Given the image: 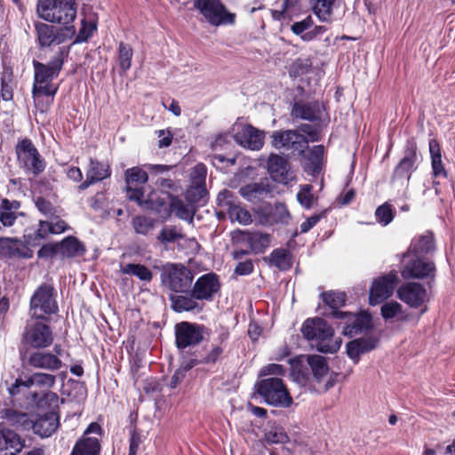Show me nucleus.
Listing matches in <instances>:
<instances>
[{"label": "nucleus", "instance_id": "45", "mask_svg": "<svg viewBox=\"0 0 455 455\" xmlns=\"http://www.w3.org/2000/svg\"><path fill=\"white\" fill-rule=\"evenodd\" d=\"M20 241L17 238L0 237V255L12 257L19 253Z\"/></svg>", "mask_w": 455, "mask_h": 455}, {"label": "nucleus", "instance_id": "35", "mask_svg": "<svg viewBox=\"0 0 455 455\" xmlns=\"http://www.w3.org/2000/svg\"><path fill=\"white\" fill-rule=\"evenodd\" d=\"M232 241L235 247L233 252L235 259H238L240 256L248 254L251 249V233L244 231H233Z\"/></svg>", "mask_w": 455, "mask_h": 455}, {"label": "nucleus", "instance_id": "28", "mask_svg": "<svg viewBox=\"0 0 455 455\" xmlns=\"http://www.w3.org/2000/svg\"><path fill=\"white\" fill-rule=\"evenodd\" d=\"M1 419L4 421L1 423V427H12L17 430H28L31 428L32 420L25 412L18 411L12 409H5L0 412Z\"/></svg>", "mask_w": 455, "mask_h": 455}, {"label": "nucleus", "instance_id": "23", "mask_svg": "<svg viewBox=\"0 0 455 455\" xmlns=\"http://www.w3.org/2000/svg\"><path fill=\"white\" fill-rule=\"evenodd\" d=\"M206 173V167L203 164H198L193 168L191 172V187L187 192V198L190 202H199L205 196Z\"/></svg>", "mask_w": 455, "mask_h": 455}, {"label": "nucleus", "instance_id": "6", "mask_svg": "<svg viewBox=\"0 0 455 455\" xmlns=\"http://www.w3.org/2000/svg\"><path fill=\"white\" fill-rule=\"evenodd\" d=\"M163 284L175 292H186L189 290L192 281V272L182 265L167 264L161 275Z\"/></svg>", "mask_w": 455, "mask_h": 455}, {"label": "nucleus", "instance_id": "7", "mask_svg": "<svg viewBox=\"0 0 455 455\" xmlns=\"http://www.w3.org/2000/svg\"><path fill=\"white\" fill-rule=\"evenodd\" d=\"M53 289L47 284L39 286L30 299L29 314L36 319H45L47 315L54 314L58 306L53 298Z\"/></svg>", "mask_w": 455, "mask_h": 455}, {"label": "nucleus", "instance_id": "55", "mask_svg": "<svg viewBox=\"0 0 455 455\" xmlns=\"http://www.w3.org/2000/svg\"><path fill=\"white\" fill-rule=\"evenodd\" d=\"M325 304L332 308L339 307L345 303L346 295L343 292L329 291L322 294Z\"/></svg>", "mask_w": 455, "mask_h": 455}, {"label": "nucleus", "instance_id": "40", "mask_svg": "<svg viewBox=\"0 0 455 455\" xmlns=\"http://www.w3.org/2000/svg\"><path fill=\"white\" fill-rule=\"evenodd\" d=\"M111 172L108 164L92 159L90 167L86 172V178L98 182L108 178Z\"/></svg>", "mask_w": 455, "mask_h": 455}, {"label": "nucleus", "instance_id": "50", "mask_svg": "<svg viewBox=\"0 0 455 455\" xmlns=\"http://www.w3.org/2000/svg\"><path fill=\"white\" fill-rule=\"evenodd\" d=\"M229 220L246 225L251 222V216L247 210L229 204Z\"/></svg>", "mask_w": 455, "mask_h": 455}, {"label": "nucleus", "instance_id": "47", "mask_svg": "<svg viewBox=\"0 0 455 455\" xmlns=\"http://www.w3.org/2000/svg\"><path fill=\"white\" fill-rule=\"evenodd\" d=\"M156 221L151 218L137 216L132 219V225L137 234L147 235L155 228Z\"/></svg>", "mask_w": 455, "mask_h": 455}, {"label": "nucleus", "instance_id": "32", "mask_svg": "<svg viewBox=\"0 0 455 455\" xmlns=\"http://www.w3.org/2000/svg\"><path fill=\"white\" fill-rule=\"evenodd\" d=\"M416 161V152L412 148L410 150L404 157L400 161L399 164L396 166L392 182L394 184H404L408 183L411 173L413 169V165Z\"/></svg>", "mask_w": 455, "mask_h": 455}, {"label": "nucleus", "instance_id": "49", "mask_svg": "<svg viewBox=\"0 0 455 455\" xmlns=\"http://www.w3.org/2000/svg\"><path fill=\"white\" fill-rule=\"evenodd\" d=\"M133 55L132 48L124 43H120L118 48V60L120 68L125 72L130 69L132 66V58Z\"/></svg>", "mask_w": 455, "mask_h": 455}, {"label": "nucleus", "instance_id": "12", "mask_svg": "<svg viewBox=\"0 0 455 455\" xmlns=\"http://www.w3.org/2000/svg\"><path fill=\"white\" fill-rule=\"evenodd\" d=\"M399 282L395 271L382 275L372 282L370 289L369 302L371 306L380 304L388 299L394 292L395 287Z\"/></svg>", "mask_w": 455, "mask_h": 455}, {"label": "nucleus", "instance_id": "8", "mask_svg": "<svg viewBox=\"0 0 455 455\" xmlns=\"http://www.w3.org/2000/svg\"><path fill=\"white\" fill-rule=\"evenodd\" d=\"M19 164L35 176L45 169V162L30 140L24 139L16 146Z\"/></svg>", "mask_w": 455, "mask_h": 455}, {"label": "nucleus", "instance_id": "51", "mask_svg": "<svg viewBox=\"0 0 455 455\" xmlns=\"http://www.w3.org/2000/svg\"><path fill=\"white\" fill-rule=\"evenodd\" d=\"M251 251L260 252L270 243L269 235L261 233H251Z\"/></svg>", "mask_w": 455, "mask_h": 455}, {"label": "nucleus", "instance_id": "36", "mask_svg": "<svg viewBox=\"0 0 455 455\" xmlns=\"http://www.w3.org/2000/svg\"><path fill=\"white\" fill-rule=\"evenodd\" d=\"M324 156V147L317 145L313 147L308 154L304 156L307 159L306 168L311 173L318 172L321 170L323 164V159Z\"/></svg>", "mask_w": 455, "mask_h": 455}, {"label": "nucleus", "instance_id": "44", "mask_svg": "<svg viewBox=\"0 0 455 455\" xmlns=\"http://www.w3.org/2000/svg\"><path fill=\"white\" fill-rule=\"evenodd\" d=\"M313 4L315 14L322 20L326 21L331 15V9L336 0H310Z\"/></svg>", "mask_w": 455, "mask_h": 455}, {"label": "nucleus", "instance_id": "37", "mask_svg": "<svg viewBox=\"0 0 455 455\" xmlns=\"http://www.w3.org/2000/svg\"><path fill=\"white\" fill-rule=\"evenodd\" d=\"M120 271L122 274L134 275L144 282H150L153 278L152 272L141 264L129 263L122 265Z\"/></svg>", "mask_w": 455, "mask_h": 455}, {"label": "nucleus", "instance_id": "56", "mask_svg": "<svg viewBox=\"0 0 455 455\" xmlns=\"http://www.w3.org/2000/svg\"><path fill=\"white\" fill-rule=\"evenodd\" d=\"M311 189V186L306 185L300 189L297 196L299 204L307 209L311 208L315 201Z\"/></svg>", "mask_w": 455, "mask_h": 455}, {"label": "nucleus", "instance_id": "43", "mask_svg": "<svg viewBox=\"0 0 455 455\" xmlns=\"http://www.w3.org/2000/svg\"><path fill=\"white\" fill-rule=\"evenodd\" d=\"M270 263L280 270H286L291 267V254L284 249H277L269 256Z\"/></svg>", "mask_w": 455, "mask_h": 455}, {"label": "nucleus", "instance_id": "57", "mask_svg": "<svg viewBox=\"0 0 455 455\" xmlns=\"http://www.w3.org/2000/svg\"><path fill=\"white\" fill-rule=\"evenodd\" d=\"M375 215L378 220L384 225H387L393 220L392 209L387 204H384L378 207Z\"/></svg>", "mask_w": 455, "mask_h": 455}, {"label": "nucleus", "instance_id": "4", "mask_svg": "<svg viewBox=\"0 0 455 455\" xmlns=\"http://www.w3.org/2000/svg\"><path fill=\"white\" fill-rule=\"evenodd\" d=\"M56 378L52 374L36 372L25 379H18L15 384L10 388L11 395H14L20 393V389L25 388L31 395L33 402L41 406V400L45 397L49 400L57 399L54 393L47 392L55 384Z\"/></svg>", "mask_w": 455, "mask_h": 455}, {"label": "nucleus", "instance_id": "61", "mask_svg": "<svg viewBox=\"0 0 455 455\" xmlns=\"http://www.w3.org/2000/svg\"><path fill=\"white\" fill-rule=\"evenodd\" d=\"M285 373V369L281 364L271 363L263 367L260 371L261 376L272 375L273 377L283 376Z\"/></svg>", "mask_w": 455, "mask_h": 455}, {"label": "nucleus", "instance_id": "17", "mask_svg": "<svg viewBox=\"0 0 455 455\" xmlns=\"http://www.w3.org/2000/svg\"><path fill=\"white\" fill-rule=\"evenodd\" d=\"M176 345L186 348L199 344L204 338V328L200 325L182 322L175 327Z\"/></svg>", "mask_w": 455, "mask_h": 455}, {"label": "nucleus", "instance_id": "60", "mask_svg": "<svg viewBox=\"0 0 455 455\" xmlns=\"http://www.w3.org/2000/svg\"><path fill=\"white\" fill-rule=\"evenodd\" d=\"M303 134L309 141H317L319 140L318 130L315 126L309 124H301L297 130Z\"/></svg>", "mask_w": 455, "mask_h": 455}, {"label": "nucleus", "instance_id": "21", "mask_svg": "<svg viewBox=\"0 0 455 455\" xmlns=\"http://www.w3.org/2000/svg\"><path fill=\"white\" fill-rule=\"evenodd\" d=\"M334 315L338 318L347 319L343 334L346 336H354L371 327V318L367 313L353 315L343 311H334Z\"/></svg>", "mask_w": 455, "mask_h": 455}, {"label": "nucleus", "instance_id": "64", "mask_svg": "<svg viewBox=\"0 0 455 455\" xmlns=\"http://www.w3.org/2000/svg\"><path fill=\"white\" fill-rule=\"evenodd\" d=\"M141 443V438L139 434L132 432L130 438L129 455H136Z\"/></svg>", "mask_w": 455, "mask_h": 455}, {"label": "nucleus", "instance_id": "30", "mask_svg": "<svg viewBox=\"0 0 455 455\" xmlns=\"http://www.w3.org/2000/svg\"><path fill=\"white\" fill-rule=\"evenodd\" d=\"M20 203L17 200H0V230L13 226L20 215Z\"/></svg>", "mask_w": 455, "mask_h": 455}, {"label": "nucleus", "instance_id": "19", "mask_svg": "<svg viewBox=\"0 0 455 455\" xmlns=\"http://www.w3.org/2000/svg\"><path fill=\"white\" fill-rule=\"evenodd\" d=\"M101 427L98 423H92L84 431V436L75 445L71 455H99L100 445L97 437L88 436L90 434L100 435Z\"/></svg>", "mask_w": 455, "mask_h": 455}, {"label": "nucleus", "instance_id": "9", "mask_svg": "<svg viewBox=\"0 0 455 455\" xmlns=\"http://www.w3.org/2000/svg\"><path fill=\"white\" fill-rule=\"evenodd\" d=\"M270 139L275 148L297 152L299 156H305L308 145V140L297 130L275 131Z\"/></svg>", "mask_w": 455, "mask_h": 455}, {"label": "nucleus", "instance_id": "38", "mask_svg": "<svg viewBox=\"0 0 455 455\" xmlns=\"http://www.w3.org/2000/svg\"><path fill=\"white\" fill-rule=\"evenodd\" d=\"M170 209L180 219L192 221L194 215V207L192 204H185L180 198L172 197Z\"/></svg>", "mask_w": 455, "mask_h": 455}, {"label": "nucleus", "instance_id": "11", "mask_svg": "<svg viewBox=\"0 0 455 455\" xmlns=\"http://www.w3.org/2000/svg\"><path fill=\"white\" fill-rule=\"evenodd\" d=\"M36 36L41 47H50L64 43L68 37V34H74V27L56 28L44 22H36L35 24Z\"/></svg>", "mask_w": 455, "mask_h": 455}, {"label": "nucleus", "instance_id": "10", "mask_svg": "<svg viewBox=\"0 0 455 455\" xmlns=\"http://www.w3.org/2000/svg\"><path fill=\"white\" fill-rule=\"evenodd\" d=\"M23 341L33 348H45L52 344L53 333L42 322H28L23 333Z\"/></svg>", "mask_w": 455, "mask_h": 455}, {"label": "nucleus", "instance_id": "63", "mask_svg": "<svg viewBox=\"0 0 455 455\" xmlns=\"http://www.w3.org/2000/svg\"><path fill=\"white\" fill-rule=\"evenodd\" d=\"M57 254H59V243L45 244L37 251L39 258H52Z\"/></svg>", "mask_w": 455, "mask_h": 455}, {"label": "nucleus", "instance_id": "29", "mask_svg": "<svg viewBox=\"0 0 455 455\" xmlns=\"http://www.w3.org/2000/svg\"><path fill=\"white\" fill-rule=\"evenodd\" d=\"M324 115V107L319 102L302 103L293 105L291 116L309 121L322 120Z\"/></svg>", "mask_w": 455, "mask_h": 455}, {"label": "nucleus", "instance_id": "14", "mask_svg": "<svg viewBox=\"0 0 455 455\" xmlns=\"http://www.w3.org/2000/svg\"><path fill=\"white\" fill-rule=\"evenodd\" d=\"M194 7L213 26H220L228 18L226 7L220 0H195Z\"/></svg>", "mask_w": 455, "mask_h": 455}, {"label": "nucleus", "instance_id": "34", "mask_svg": "<svg viewBox=\"0 0 455 455\" xmlns=\"http://www.w3.org/2000/svg\"><path fill=\"white\" fill-rule=\"evenodd\" d=\"M84 251V245L74 236H68L59 243V254L62 258L79 257Z\"/></svg>", "mask_w": 455, "mask_h": 455}, {"label": "nucleus", "instance_id": "58", "mask_svg": "<svg viewBox=\"0 0 455 455\" xmlns=\"http://www.w3.org/2000/svg\"><path fill=\"white\" fill-rule=\"evenodd\" d=\"M35 204L38 211L49 218L56 213V210L52 204L43 197H37Z\"/></svg>", "mask_w": 455, "mask_h": 455}, {"label": "nucleus", "instance_id": "13", "mask_svg": "<svg viewBox=\"0 0 455 455\" xmlns=\"http://www.w3.org/2000/svg\"><path fill=\"white\" fill-rule=\"evenodd\" d=\"M234 140L241 147L259 150L264 144V132L249 124H235L232 127Z\"/></svg>", "mask_w": 455, "mask_h": 455}, {"label": "nucleus", "instance_id": "33", "mask_svg": "<svg viewBox=\"0 0 455 455\" xmlns=\"http://www.w3.org/2000/svg\"><path fill=\"white\" fill-rule=\"evenodd\" d=\"M376 346V339H356L347 344V354L355 363H357L362 354L374 349Z\"/></svg>", "mask_w": 455, "mask_h": 455}, {"label": "nucleus", "instance_id": "5", "mask_svg": "<svg viewBox=\"0 0 455 455\" xmlns=\"http://www.w3.org/2000/svg\"><path fill=\"white\" fill-rule=\"evenodd\" d=\"M256 389L259 396L271 406L289 408L293 403L287 387L278 377L261 379L257 383Z\"/></svg>", "mask_w": 455, "mask_h": 455}, {"label": "nucleus", "instance_id": "54", "mask_svg": "<svg viewBox=\"0 0 455 455\" xmlns=\"http://www.w3.org/2000/svg\"><path fill=\"white\" fill-rule=\"evenodd\" d=\"M182 237V234L176 227H164L158 235V240L163 243H167L175 242Z\"/></svg>", "mask_w": 455, "mask_h": 455}, {"label": "nucleus", "instance_id": "20", "mask_svg": "<svg viewBox=\"0 0 455 455\" xmlns=\"http://www.w3.org/2000/svg\"><path fill=\"white\" fill-rule=\"evenodd\" d=\"M398 298L411 307H419L428 300L425 287L418 283H408L397 290Z\"/></svg>", "mask_w": 455, "mask_h": 455}, {"label": "nucleus", "instance_id": "25", "mask_svg": "<svg viewBox=\"0 0 455 455\" xmlns=\"http://www.w3.org/2000/svg\"><path fill=\"white\" fill-rule=\"evenodd\" d=\"M28 364L33 368L55 371L62 367L61 360L50 352L36 351L28 357Z\"/></svg>", "mask_w": 455, "mask_h": 455}, {"label": "nucleus", "instance_id": "41", "mask_svg": "<svg viewBox=\"0 0 455 455\" xmlns=\"http://www.w3.org/2000/svg\"><path fill=\"white\" fill-rule=\"evenodd\" d=\"M429 151L432 159L433 174L435 177H446V172L443 166L440 148L435 140L429 141Z\"/></svg>", "mask_w": 455, "mask_h": 455}, {"label": "nucleus", "instance_id": "59", "mask_svg": "<svg viewBox=\"0 0 455 455\" xmlns=\"http://www.w3.org/2000/svg\"><path fill=\"white\" fill-rule=\"evenodd\" d=\"M52 234H60L69 229L68 225L63 220L60 219L56 213L49 218Z\"/></svg>", "mask_w": 455, "mask_h": 455}, {"label": "nucleus", "instance_id": "42", "mask_svg": "<svg viewBox=\"0 0 455 455\" xmlns=\"http://www.w3.org/2000/svg\"><path fill=\"white\" fill-rule=\"evenodd\" d=\"M433 250L434 239L431 233L415 238L410 248V251L414 254L427 253Z\"/></svg>", "mask_w": 455, "mask_h": 455}, {"label": "nucleus", "instance_id": "27", "mask_svg": "<svg viewBox=\"0 0 455 455\" xmlns=\"http://www.w3.org/2000/svg\"><path fill=\"white\" fill-rule=\"evenodd\" d=\"M24 447V441L20 436L5 427L0 429V455H16Z\"/></svg>", "mask_w": 455, "mask_h": 455}, {"label": "nucleus", "instance_id": "53", "mask_svg": "<svg viewBox=\"0 0 455 455\" xmlns=\"http://www.w3.org/2000/svg\"><path fill=\"white\" fill-rule=\"evenodd\" d=\"M266 439L272 443H285L289 441V437L285 431L280 427H274L266 433Z\"/></svg>", "mask_w": 455, "mask_h": 455}, {"label": "nucleus", "instance_id": "3", "mask_svg": "<svg viewBox=\"0 0 455 455\" xmlns=\"http://www.w3.org/2000/svg\"><path fill=\"white\" fill-rule=\"evenodd\" d=\"M302 333L314 341V346L322 353L333 354L341 346V339L334 337V330L322 318L307 319L303 324Z\"/></svg>", "mask_w": 455, "mask_h": 455}, {"label": "nucleus", "instance_id": "1", "mask_svg": "<svg viewBox=\"0 0 455 455\" xmlns=\"http://www.w3.org/2000/svg\"><path fill=\"white\" fill-rule=\"evenodd\" d=\"M34 84L32 94L35 102L39 100L41 96L53 97L58 91L59 85L53 83L58 77L62 66L63 59L60 55L54 57L47 64L34 60Z\"/></svg>", "mask_w": 455, "mask_h": 455}, {"label": "nucleus", "instance_id": "52", "mask_svg": "<svg viewBox=\"0 0 455 455\" xmlns=\"http://www.w3.org/2000/svg\"><path fill=\"white\" fill-rule=\"evenodd\" d=\"M402 305L397 301L386 302L381 307V315L385 320L397 317L402 313Z\"/></svg>", "mask_w": 455, "mask_h": 455}, {"label": "nucleus", "instance_id": "24", "mask_svg": "<svg viewBox=\"0 0 455 455\" xmlns=\"http://www.w3.org/2000/svg\"><path fill=\"white\" fill-rule=\"evenodd\" d=\"M219 289L218 276L213 273H208L196 280L193 287V296L196 299H210Z\"/></svg>", "mask_w": 455, "mask_h": 455}, {"label": "nucleus", "instance_id": "31", "mask_svg": "<svg viewBox=\"0 0 455 455\" xmlns=\"http://www.w3.org/2000/svg\"><path fill=\"white\" fill-rule=\"evenodd\" d=\"M59 417L54 412L46 413L39 417L36 421L32 420L31 428L35 434L41 437L51 436L59 427Z\"/></svg>", "mask_w": 455, "mask_h": 455}, {"label": "nucleus", "instance_id": "16", "mask_svg": "<svg viewBox=\"0 0 455 455\" xmlns=\"http://www.w3.org/2000/svg\"><path fill=\"white\" fill-rule=\"evenodd\" d=\"M267 168L271 179L275 182L286 185L295 180L289 161L282 156L271 154L267 159Z\"/></svg>", "mask_w": 455, "mask_h": 455}, {"label": "nucleus", "instance_id": "15", "mask_svg": "<svg viewBox=\"0 0 455 455\" xmlns=\"http://www.w3.org/2000/svg\"><path fill=\"white\" fill-rule=\"evenodd\" d=\"M307 363L312 370L315 380L317 382V390L326 392L334 386L335 378L329 373L326 359L318 355H308Z\"/></svg>", "mask_w": 455, "mask_h": 455}, {"label": "nucleus", "instance_id": "2", "mask_svg": "<svg viewBox=\"0 0 455 455\" xmlns=\"http://www.w3.org/2000/svg\"><path fill=\"white\" fill-rule=\"evenodd\" d=\"M76 0H37L36 14L49 23L72 27L76 18Z\"/></svg>", "mask_w": 455, "mask_h": 455}, {"label": "nucleus", "instance_id": "39", "mask_svg": "<svg viewBox=\"0 0 455 455\" xmlns=\"http://www.w3.org/2000/svg\"><path fill=\"white\" fill-rule=\"evenodd\" d=\"M196 298L186 297L182 295H172L170 299L172 307L176 312L200 310L199 304L195 300Z\"/></svg>", "mask_w": 455, "mask_h": 455}, {"label": "nucleus", "instance_id": "18", "mask_svg": "<svg viewBox=\"0 0 455 455\" xmlns=\"http://www.w3.org/2000/svg\"><path fill=\"white\" fill-rule=\"evenodd\" d=\"M125 180L127 197L132 201L137 202L140 205L146 203L144 194L139 187L147 183L148 180L147 172L140 167L130 168L125 172Z\"/></svg>", "mask_w": 455, "mask_h": 455}, {"label": "nucleus", "instance_id": "26", "mask_svg": "<svg viewBox=\"0 0 455 455\" xmlns=\"http://www.w3.org/2000/svg\"><path fill=\"white\" fill-rule=\"evenodd\" d=\"M435 271V267L433 262L427 261L424 259L416 258L405 265L402 271V275L405 279H421L433 275Z\"/></svg>", "mask_w": 455, "mask_h": 455}, {"label": "nucleus", "instance_id": "62", "mask_svg": "<svg viewBox=\"0 0 455 455\" xmlns=\"http://www.w3.org/2000/svg\"><path fill=\"white\" fill-rule=\"evenodd\" d=\"M313 25V20L311 16H307L301 21L295 22L291 25V31L298 36H301L304 31L308 29Z\"/></svg>", "mask_w": 455, "mask_h": 455}, {"label": "nucleus", "instance_id": "46", "mask_svg": "<svg viewBox=\"0 0 455 455\" xmlns=\"http://www.w3.org/2000/svg\"><path fill=\"white\" fill-rule=\"evenodd\" d=\"M290 218L291 216L286 206L283 204H276L271 215L269 217H265V219L260 221L262 223L276 222L286 224Z\"/></svg>", "mask_w": 455, "mask_h": 455}, {"label": "nucleus", "instance_id": "22", "mask_svg": "<svg viewBox=\"0 0 455 455\" xmlns=\"http://www.w3.org/2000/svg\"><path fill=\"white\" fill-rule=\"evenodd\" d=\"M273 191L274 186L268 179H264L259 182L242 187L239 189V194L249 202L258 203L271 196Z\"/></svg>", "mask_w": 455, "mask_h": 455}, {"label": "nucleus", "instance_id": "48", "mask_svg": "<svg viewBox=\"0 0 455 455\" xmlns=\"http://www.w3.org/2000/svg\"><path fill=\"white\" fill-rule=\"evenodd\" d=\"M197 364V361L191 359L188 362L180 365L179 369L173 373L171 378L170 387L172 388L177 387L185 379L186 373L190 371L195 365Z\"/></svg>", "mask_w": 455, "mask_h": 455}]
</instances>
